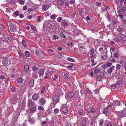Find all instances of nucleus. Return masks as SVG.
<instances>
[{
  "mask_svg": "<svg viewBox=\"0 0 126 126\" xmlns=\"http://www.w3.org/2000/svg\"><path fill=\"white\" fill-rule=\"evenodd\" d=\"M44 90H45V88L44 87H43V88H42V90L41 91V94L43 93L44 92Z\"/></svg>",
  "mask_w": 126,
  "mask_h": 126,
  "instance_id": "obj_64",
  "label": "nucleus"
},
{
  "mask_svg": "<svg viewBox=\"0 0 126 126\" xmlns=\"http://www.w3.org/2000/svg\"><path fill=\"white\" fill-rule=\"evenodd\" d=\"M118 37L121 40H123L124 41H126V36L122 34H120L118 35Z\"/></svg>",
  "mask_w": 126,
  "mask_h": 126,
  "instance_id": "obj_4",
  "label": "nucleus"
},
{
  "mask_svg": "<svg viewBox=\"0 0 126 126\" xmlns=\"http://www.w3.org/2000/svg\"><path fill=\"white\" fill-rule=\"evenodd\" d=\"M112 64V63H106V65L108 67H109L111 66Z\"/></svg>",
  "mask_w": 126,
  "mask_h": 126,
  "instance_id": "obj_42",
  "label": "nucleus"
},
{
  "mask_svg": "<svg viewBox=\"0 0 126 126\" xmlns=\"http://www.w3.org/2000/svg\"><path fill=\"white\" fill-rule=\"evenodd\" d=\"M61 25L63 26H66L68 24L67 22L64 20H63L61 22Z\"/></svg>",
  "mask_w": 126,
  "mask_h": 126,
  "instance_id": "obj_12",
  "label": "nucleus"
},
{
  "mask_svg": "<svg viewBox=\"0 0 126 126\" xmlns=\"http://www.w3.org/2000/svg\"><path fill=\"white\" fill-rule=\"evenodd\" d=\"M15 89L16 88L15 86L13 87L11 89V91L12 92H13L15 91Z\"/></svg>",
  "mask_w": 126,
  "mask_h": 126,
  "instance_id": "obj_56",
  "label": "nucleus"
},
{
  "mask_svg": "<svg viewBox=\"0 0 126 126\" xmlns=\"http://www.w3.org/2000/svg\"><path fill=\"white\" fill-rule=\"evenodd\" d=\"M20 12L18 11H16L14 13V14L16 16H18L20 14Z\"/></svg>",
  "mask_w": 126,
  "mask_h": 126,
  "instance_id": "obj_39",
  "label": "nucleus"
},
{
  "mask_svg": "<svg viewBox=\"0 0 126 126\" xmlns=\"http://www.w3.org/2000/svg\"><path fill=\"white\" fill-rule=\"evenodd\" d=\"M114 103L115 102V105H118V106H120L121 105V104H123L124 105V103L123 102H120V101H115L114 102Z\"/></svg>",
  "mask_w": 126,
  "mask_h": 126,
  "instance_id": "obj_11",
  "label": "nucleus"
},
{
  "mask_svg": "<svg viewBox=\"0 0 126 126\" xmlns=\"http://www.w3.org/2000/svg\"><path fill=\"white\" fill-rule=\"evenodd\" d=\"M38 109L39 110H43L44 108L43 107L40 106L38 107Z\"/></svg>",
  "mask_w": 126,
  "mask_h": 126,
  "instance_id": "obj_47",
  "label": "nucleus"
},
{
  "mask_svg": "<svg viewBox=\"0 0 126 126\" xmlns=\"http://www.w3.org/2000/svg\"><path fill=\"white\" fill-rule=\"evenodd\" d=\"M62 18L61 17H59L57 19V20L58 22H60L62 20Z\"/></svg>",
  "mask_w": 126,
  "mask_h": 126,
  "instance_id": "obj_35",
  "label": "nucleus"
},
{
  "mask_svg": "<svg viewBox=\"0 0 126 126\" xmlns=\"http://www.w3.org/2000/svg\"><path fill=\"white\" fill-rule=\"evenodd\" d=\"M24 68L25 71L26 72H27L29 70V66L27 65H25L24 66Z\"/></svg>",
  "mask_w": 126,
  "mask_h": 126,
  "instance_id": "obj_24",
  "label": "nucleus"
},
{
  "mask_svg": "<svg viewBox=\"0 0 126 126\" xmlns=\"http://www.w3.org/2000/svg\"><path fill=\"white\" fill-rule=\"evenodd\" d=\"M9 83H11L10 79L9 78H7L6 80L5 81V83L6 84H8Z\"/></svg>",
  "mask_w": 126,
  "mask_h": 126,
  "instance_id": "obj_22",
  "label": "nucleus"
},
{
  "mask_svg": "<svg viewBox=\"0 0 126 126\" xmlns=\"http://www.w3.org/2000/svg\"><path fill=\"white\" fill-rule=\"evenodd\" d=\"M105 9L107 11H109L110 10V8L109 6H107L105 8Z\"/></svg>",
  "mask_w": 126,
  "mask_h": 126,
  "instance_id": "obj_62",
  "label": "nucleus"
},
{
  "mask_svg": "<svg viewBox=\"0 0 126 126\" xmlns=\"http://www.w3.org/2000/svg\"><path fill=\"white\" fill-rule=\"evenodd\" d=\"M63 111L64 114H67L68 113V109L66 107H64L63 109Z\"/></svg>",
  "mask_w": 126,
  "mask_h": 126,
  "instance_id": "obj_14",
  "label": "nucleus"
},
{
  "mask_svg": "<svg viewBox=\"0 0 126 126\" xmlns=\"http://www.w3.org/2000/svg\"><path fill=\"white\" fill-rule=\"evenodd\" d=\"M91 110L93 113H94L95 112V110L93 107L91 108Z\"/></svg>",
  "mask_w": 126,
  "mask_h": 126,
  "instance_id": "obj_37",
  "label": "nucleus"
},
{
  "mask_svg": "<svg viewBox=\"0 0 126 126\" xmlns=\"http://www.w3.org/2000/svg\"><path fill=\"white\" fill-rule=\"evenodd\" d=\"M36 109V108L34 106L32 107L30 109V110L31 111L33 112L35 111Z\"/></svg>",
  "mask_w": 126,
  "mask_h": 126,
  "instance_id": "obj_23",
  "label": "nucleus"
},
{
  "mask_svg": "<svg viewBox=\"0 0 126 126\" xmlns=\"http://www.w3.org/2000/svg\"><path fill=\"white\" fill-rule=\"evenodd\" d=\"M36 55L38 56H40L41 55V52L39 51H37L35 52Z\"/></svg>",
  "mask_w": 126,
  "mask_h": 126,
  "instance_id": "obj_27",
  "label": "nucleus"
},
{
  "mask_svg": "<svg viewBox=\"0 0 126 126\" xmlns=\"http://www.w3.org/2000/svg\"><path fill=\"white\" fill-rule=\"evenodd\" d=\"M114 67L113 66L110 67L108 70V73L109 74L111 73L112 71L114 70Z\"/></svg>",
  "mask_w": 126,
  "mask_h": 126,
  "instance_id": "obj_18",
  "label": "nucleus"
},
{
  "mask_svg": "<svg viewBox=\"0 0 126 126\" xmlns=\"http://www.w3.org/2000/svg\"><path fill=\"white\" fill-rule=\"evenodd\" d=\"M15 75L14 74H12L11 75V77L13 80H14L15 79Z\"/></svg>",
  "mask_w": 126,
  "mask_h": 126,
  "instance_id": "obj_59",
  "label": "nucleus"
},
{
  "mask_svg": "<svg viewBox=\"0 0 126 126\" xmlns=\"http://www.w3.org/2000/svg\"><path fill=\"white\" fill-rule=\"evenodd\" d=\"M39 95L37 94H34L32 96V99L33 100L37 101L39 98Z\"/></svg>",
  "mask_w": 126,
  "mask_h": 126,
  "instance_id": "obj_5",
  "label": "nucleus"
},
{
  "mask_svg": "<svg viewBox=\"0 0 126 126\" xmlns=\"http://www.w3.org/2000/svg\"><path fill=\"white\" fill-rule=\"evenodd\" d=\"M23 80L22 78L20 77L18 80L17 82L19 84L21 83L22 82Z\"/></svg>",
  "mask_w": 126,
  "mask_h": 126,
  "instance_id": "obj_20",
  "label": "nucleus"
},
{
  "mask_svg": "<svg viewBox=\"0 0 126 126\" xmlns=\"http://www.w3.org/2000/svg\"><path fill=\"white\" fill-rule=\"evenodd\" d=\"M12 38L11 37H7L4 38L5 41L9 42L12 40Z\"/></svg>",
  "mask_w": 126,
  "mask_h": 126,
  "instance_id": "obj_16",
  "label": "nucleus"
},
{
  "mask_svg": "<svg viewBox=\"0 0 126 126\" xmlns=\"http://www.w3.org/2000/svg\"><path fill=\"white\" fill-rule=\"evenodd\" d=\"M102 77L101 76H99L97 77L96 79V80L97 81H100L102 79Z\"/></svg>",
  "mask_w": 126,
  "mask_h": 126,
  "instance_id": "obj_34",
  "label": "nucleus"
},
{
  "mask_svg": "<svg viewBox=\"0 0 126 126\" xmlns=\"http://www.w3.org/2000/svg\"><path fill=\"white\" fill-rule=\"evenodd\" d=\"M41 103V105H43L45 103L46 101L44 98H41L40 101Z\"/></svg>",
  "mask_w": 126,
  "mask_h": 126,
  "instance_id": "obj_15",
  "label": "nucleus"
},
{
  "mask_svg": "<svg viewBox=\"0 0 126 126\" xmlns=\"http://www.w3.org/2000/svg\"><path fill=\"white\" fill-rule=\"evenodd\" d=\"M49 73H47H47H45V75H46L44 77V78L45 79H47L49 77V75H48V74Z\"/></svg>",
  "mask_w": 126,
  "mask_h": 126,
  "instance_id": "obj_48",
  "label": "nucleus"
},
{
  "mask_svg": "<svg viewBox=\"0 0 126 126\" xmlns=\"http://www.w3.org/2000/svg\"><path fill=\"white\" fill-rule=\"evenodd\" d=\"M19 2L20 4L22 5H23L24 3V1L23 0H19Z\"/></svg>",
  "mask_w": 126,
  "mask_h": 126,
  "instance_id": "obj_53",
  "label": "nucleus"
},
{
  "mask_svg": "<svg viewBox=\"0 0 126 126\" xmlns=\"http://www.w3.org/2000/svg\"><path fill=\"white\" fill-rule=\"evenodd\" d=\"M34 84V80H30L29 82V84L30 87L33 86Z\"/></svg>",
  "mask_w": 126,
  "mask_h": 126,
  "instance_id": "obj_19",
  "label": "nucleus"
},
{
  "mask_svg": "<svg viewBox=\"0 0 126 126\" xmlns=\"http://www.w3.org/2000/svg\"><path fill=\"white\" fill-rule=\"evenodd\" d=\"M35 104L34 102L31 99L28 100V105L29 106H33Z\"/></svg>",
  "mask_w": 126,
  "mask_h": 126,
  "instance_id": "obj_8",
  "label": "nucleus"
},
{
  "mask_svg": "<svg viewBox=\"0 0 126 126\" xmlns=\"http://www.w3.org/2000/svg\"><path fill=\"white\" fill-rule=\"evenodd\" d=\"M107 55H104L103 56H102L101 57V58L102 59H106V58L107 57Z\"/></svg>",
  "mask_w": 126,
  "mask_h": 126,
  "instance_id": "obj_60",
  "label": "nucleus"
},
{
  "mask_svg": "<svg viewBox=\"0 0 126 126\" xmlns=\"http://www.w3.org/2000/svg\"><path fill=\"white\" fill-rule=\"evenodd\" d=\"M30 25L31 29L33 31H36L37 30L36 28L33 25Z\"/></svg>",
  "mask_w": 126,
  "mask_h": 126,
  "instance_id": "obj_29",
  "label": "nucleus"
},
{
  "mask_svg": "<svg viewBox=\"0 0 126 126\" xmlns=\"http://www.w3.org/2000/svg\"><path fill=\"white\" fill-rule=\"evenodd\" d=\"M32 69L33 71H35L38 70V68L36 66H35L33 67Z\"/></svg>",
  "mask_w": 126,
  "mask_h": 126,
  "instance_id": "obj_44",
  "label": "nucleus"
},
{
  "mask_svg": "<svg viewBox=\"0 0 126 126\" xmlns=\"http://www.w3.org/2000/svg\"><path fill=\"white\" fill-rule=\"evenodd\" d=\"M40 75L41 76H43L44 74V71L43 70H41L39 72Z\"/></svg>",
  "mask_w": 126,
  "mask_h": 126,
  "instance_id": "obj_33",
  "label": "nucleus"
},
{
  "mask_svg": "<svg viewBox=\"0 0 126 126\" xmlns=\"http://www.w3.org/2000/svg\"><path fill=\"white\" fill-rule=\"evenodd\" d=\"M74 94V92H69L67 95L68 97L69 98H71L73 97Z\"/></svg>",
  "mask_w": 126,
  "mask_h": 126,
  "instance_id": "obj_13",
  "label": "nucleus"
},
{
  "mask_svg": "<svg viewBox=\"0 0 126 126\" xmlns=\"http://www.w3.org/2000/svg\"><path fill=\"white\" fill-rule=\"evenodd\" d=\"M64 76L65 77V79L67 80H69L70 79V77H68V75L67 74L65 73L64 74Z\"/></svg>",
  "mask_w": 126,
  "mask_h": 126,
  "instance_id": "obj_31",
  "label": "nucleus"
},
{
  "mask_svg": "<svg viewBox=\"0 0 126 126\" xmlns=\"http://www.w3.org/2000/svg\"><path fill=\"white\" fill-rule=\"evenodd\" d=\"M109 47H110L111 50H112V51H114L115 50V48L113 47L112 46L110 47V45L109 46Z\"/></svg>",
  "mask_w": 126,
  "mask_h": 126,
  "instance_id": "obj_54",
  "label": "nucleus"
},
{
  "mask_svg": "<svg viewBox=\"0 0 126 126\" xmlns=\"http://www.w3.org/2000/svg\"><path fill=\"white\" fill-rule=\"evenodd\" d=\"M107 18L108 19L109 21L111 20L110 17L109 15H107L106 16Z\"/></svg>",
  "mask_w": 126,
  "mask_h": 126,
  "instance_id": "obj_58",
  "label": "nucleus"
},
{
  "mask_svg": "<svg viewBox=\"0 0 126 126\" xmlns=\"http://www.w3.org/2000/svg\"><path fill=\"white\" fill-rule=\"evenodd\" d=\"M87 123V121L85 119H83L82 121V124L83 126L86 125V123Z\"/></svg>",
  "mask_w": 126,
  "mask_h": 126,
  "instance_id": "obj_25",
  "label": "nucleus"
},
{
  "mask_svg": "<svg viewBox=\"0 0 126 126\" xmlns=\"http://www.w3.org/2000/svg\"><path fill=\"white\" fill-rule=\"evenodd\" d=\"M10 2L11 4H14L15 3L14 0H11L10 1Z\"/></svg>",
  "mask_w": 126,
  "mask_h": 126,
  "instance_id": "obj_61",
  "label": "nucleus"
},
{
  "mask_svg": "<svg viewBox=\"0 0 126 126\" xmlns=\"http://www.w3.org/2000/svg\"><path fill=\"white\" fill-rule=\"evenodd\" d=\"M99 115V113H97V115L96 116L95 115V116H94V118H93V119H94V121H95V120L97 118V117Z\"/></svg>",
  "mask_w": 126,
  "mask_h": 126,
  "instance_id": "obj_40",
  "label": "nucleus"
},
{
  "mask_svg": "<svg viewBox=\"0 0 126 126\" xmlns=\"http://www.w3.org/2000/svg\"><path fill=\"white\" fill-rule=\"evenodd\" d=\"M109 60L110 61L112 62H114L116 61V60L114 58H110L109 59Z\"/></svg>",
  "mask_w": 126,
  "mask_h": 126,
  "instance_id": "obj_50",
  "label": "nucleus"
},
{
  "mask_svg": "<svg viewBox=\"0 0 126 126\" xmlns=\"http://www.w3.org/2000/svg\"><path fill=\"white\" fill-rule=\"evenodd\" d=\"M78 112L79 114L80 115H82L83 114V112L81 110L79 111Z\"/></svg>",
  "mask_w": 126,
  "mask_h": 126,
  "instance_id": "obj_49",
  "label": "nucleus"
},
{
  "mask_svg": "<svg viewBox=\"0 0 126 126\" xmlns=\"http://www.w3.org/2000/svg\"><path fill=\"white\" fill-rule=\"evenodd\" d=\"M5 26L3 24L0 25V29L2 30H3L5 29Z\"/></svg>",
  "mask_w": 126,
  "mask_h": 126,
  "instance_id": "obj_32",
  "label": "nucleus"
},
{
  "mask_svg": "<svg viewBox=\"0 0 126 126\" xmlns=\"http://www.w3.org/2000/svg\"><path fill=\"white\" fill-rule=\"evenodd\" d=\"M94 53V49L92 48L91 49L89 52V54L90 55H93Z\"/></svg>",
  "mask_w": 126,
  "mask_h": 126,
  "instance_id": "obj_28",
  "label": "nucleus"
},
{
  "mask_svg": "<svg viewBox=\"0 0 126 126\" xmlns=\"http://www.w3.org/2000/svg\"><path fill=\"white\" fill-rule=\"evenodd\" d=\"M22 43L23 45L25 47H26L27 46V44L25 40H23L22 41Z\"/></svg>",
  "mask_w": 126,
  "mask_h": 126,
  "instance_id": "obj_36",
  "label": "nucleus"
},
{
  "mask_svg": "<svg viewBox=\"0 0 126 126\" xmlns=\"http://www.w3.org/2000/svg\"><path fill=\"white\" fill-rule=\"evenodd\" d=\"M54 112L56 113H57L59 109L57 108H56L54 110Z\"/></svg>",
  "mask_w": 126,
  "mask_h": 126,
  "instance_id": "obj_51",
  "label": "nucleus"
},
{
  "mask_svg": "<svg viewBox=\"0 0 126 126\" xmlns=\"http://www.w3.org/2000/svg\"><path fill=\"white\" fill-rule=\"evenodd\" d=\"M121 67V65L119 64H117L116 66V68L117 69H119Z\"/></svg>",
  "mask_w": 126,
  "mask_h": 126,
  "instance_id": "obj_41",
  "label": "nucleus"
},
{
  "mask_svg": "<svg viewBox=\"0 0 126 126\" xmlns=\"http://www.w3.org/2000/svg\"><path fill=\"white\" fill-rule=\"evenodd\" d=\"M48 4H45L43 6V9L44 10H46L48 9Z\"/></svg>",
  "mask_w": 126,
  "mask_h": 126,
  "instance_id": "obj_21",
  "label": "nucleus"
},
{
  "mask_svg": "<svg viewBox=\"0 0 126 126\" xmlns=\"http://www.w3.org/2000/svg\"><path fill=\"white\" fill-rule=\"evenodd\" d=\"M59 37L57 35H54L53 37V40H55L56 39H57Z\"/></svg>",
  "mask_w": 126,
  "mask_h": 126,
  "instance_id": "obj_43",
  "label": "nucleus"
},
{
  "mask_svg": "<svg viewBox=\"0 0 126 126\" xmlns=\"http://www.w3.org/2000/svg\"><path fill=\"white\" fill-rule=\"evenodd\" d=\"M114 56L115 58H117L118 56V54L117 52H115L114 54Z\"/></svg>",
  "mask_w": 126,
  "mask_h": 126,
  "instance_id": "obj_52",
  "label": "nucleus"
},
{
  "mask_svg": "<svg viewBox=\"0 0 126 126\" xmlns=\"http://www.w3.org/2000/svg\"><path fill=\"white\" fill-rule=\"evenodd\" d=\"M18 53L19 54V56L22 58H24V54L23 53H22L21 52H18Z\"/></svg>",
  "mask_w": 126,
  "mask_h": 126,
  "instance_id": "obj_26",
  "label": "nucleus"
},
{
  "mask_svg": "<svg viewBox=\"0 0 126 126\" xmlns=\"http://www.w3.org/2000/svg\"><path fill=\"white\" fill-rule=\"evenodd\" d=\"M65 126H71V125L70 123L67 122L66 123Z\"/></svg>",
  "mask_w": 126,
  "mask_h": 126,
  "instance_id": "obj_63",
  "label": "nucleus"
},
{
  "mask_svg": "<svg viewBox=\"0 0 126 126\" xmlns=\"http://www.w3.org/2000/svg\"><path fill=\"white\" fill-rule=\"evenodd\" d=\"M9 26L10 27V31L12 32H14L17 28L16 25L12 23L9 24Z\"/></svg>",
  "mask_w": 126,
  "mask_h": 126,
  "instance_id": "obj_3",
  "label": "nucleus"
},
{
  "mask_svg": "<svg viewBox=\"0 0 126 126\" xmlns=\"http://www.w3.org/2000/svg\"><path fill=\"white\" fill-rule=\"evenodd\" d=\"M26 99L25 98H24L22 102L21 103L20 105V106L21 107V108L23 109L26 105Z\"/></svg>",
  "mask_w": 126,
  "mask_h": 126,
  "instance_id": "obj_7",
  "label": "nucleus"
},
{
  "mask_svg": "<svg viewBox=\"0 0 126 126\" xmlns=\"http://www.w3.org/2000/svg\"><path fill=\"white\" fill-rule=\"evenodd\" d=\"M42 121V126H46V121Z\"/></svg>",
  "mask_w": 126,
  "mask_h": 126,
  "instance_id": "obj_46",
  "label": "nucleus"
},
{
  "mask_svg": "<svg viewBox=\"0 0 126 126\" xmlns=\"http://www.w3.org/2000/svg\"><path fill=\"white\" fill-rule=\"evenodd\" d=\"M51 18L53 19H55L56 18L55 15H52L51 16Z\"/></svg>",
  "mask_w": 126,
  "mask_h": 126,
  "instance_id": "obj_45",
  "label": "nucleus"
},
{
  "mask_svg": "<svg viewBox=\"0 0 126 126\" xmlns=\"http://www.w3.org/2000/svg\"><path fill=\"white\" fill-rule=\"evenodd\" d=\"M100 122V124H99V125L100 126H102V125L103 124V122L102 121V120H100L99 121Z\"/></svg>",
  "mask_w": 126,
  "mask_h": 126,
  "instance_id": "obj_55",
  "label": "nucleus"
},
{
  "mask_svg": "<svg viewBox=\"0 0 126 126\" xmlns=\"http://www.w3.org/2000/svg\"><path fill=\"white\" fill-rule=\"evenodd\" d=\"M126 11V7H123L121 8L118 11V16L121 18H122L124 16L122 15L124 14Z\"/></svg>",
  "mask_w": 126,
  "mask_h": 126,
  "instance_id": "obj_1",
  "label": "nucleus"
},
{
  "mask_svg": "<svg viewBox=\"0 0 126 126\" xmlns=\"http://www.w3.org/2000/svg\"><path fill=\"white\" fill-rule=\"evenodd\" d=\"M125 110L124 109L119 114L118 116L119 118H121L124 116L125 113Z\"/></svg>",
  "mask_w": 126,
  "mask_h": 126,
  "instance_id": "obj_6",
  "label": "nucleus"
},
{
  "mask_svg": "<svg viewBox=\"0 0 126 126\" xmlns=\"http://www.w3.org/2000/svg\"><path fill=\"white\" fill-rule=\"evenodd\" d=\"M118 85L117 83H116L114 84H112L111 85L112 88L113 89H115Z\"/></svg>",
  "mask_w": 126,
  "mask_h": 126,
  "instance_id": "obj_30",
  "label": "nucleus"
},
{
  "mask_svg": "<svg viewBox=\"0 0 126 126\" xmlns=\"http://www.w3.org/2000/svg\"><path fill=\"white\" fill-rule=\"evenodd\" d=\"M86 93L87 94L90 93H91V91H90L88 88H87L86 89Z\"/></svg>",
  "mask_w": 126,
  "mask_h": 126,
  "instance_id": "obj_57",
  "label": "nucleus"
},
{
  "mask_svg": "<svg viewBox=\"0 0 126 126\" xmlns=\"http://www.w3.org/2000/svg\"><path fill=\"white\" fill-rule=\"evenodd\" d=\"M64 0H58L57 3L61 6L63 5L64 4Z\"/></svg>",
  "mask_w": 126,
  "mask_h": 126,
  "instance_id": "obj_9",
  "label": "nucleus"
},
{
  "mask_svg": "<svg viewBox=\"0 0 126 126\" xmlns=\"http://www.w3.org/2000/svg\"><path fill=\"white\" fill-rule=\"evenodd\" d=\"M112 106V105H111L110 106H109V105H108L107 107H106V108H105L104 109V110L103 111V113H104V114H105L106 113H107V112H108V108L109 107H111V106Z\"/></svg>",
  "mask_w": 126,
  "mask_h": 126,
  "instance_id": "obj_17",
  "label": "nucleus"
},
{
  "mask_svg": "<svg viewBox=\"0 0 126 126\" xmlns=\"http://www.w3.org/2000/svg\"><path fill=\"white\" fill-rule=\"evenodd\" d=\"M2 63L4 65H8L11 63L10 60L9 59H3L2 61Z\"/></svg>",
  "mask_w": 126,
  "mask_h": 126,
  "instance_id": "obj_2",
  "label": "nucleus"
},
{
  "mask_svg": "<svg viewBox=\"0 0 126 126\" xmlns=\"http://www.w3.org/2000/svg\"><path fill=\"white\" fill-rule=\"evenodd\" d=\"M25 54L26 56L27 57H29L30 56V55L28 51H26Z\"/></svg>",
  "mask_w": 126,
  "mask_h": 126,
  "instance_id": "obj_38",
  "label": "nucleus"
},
{
  "mask_svg": "<svg viewBox=\"0 0 126 126\" xmlns=\"http://www.w3.org/2000/svg\"><path fill=\"white\" fill-rule=\"evenodd\" d=\"M117 30L120 33H122L124 31V29L121 27L119 26L117 28Z\"/></svg>",
  "mask_w": 126,
  "mask_h": 126,
  "instance_id": "obj_10",
  "label": "nucleus"
}]
</instances>
